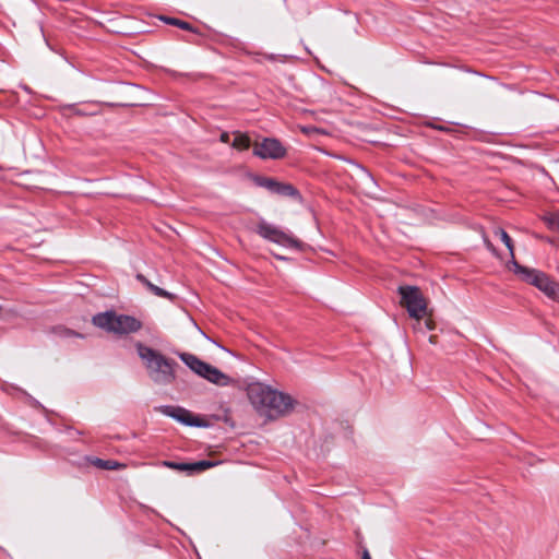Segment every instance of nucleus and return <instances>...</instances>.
Returning <instances> with one entry per match:
<instances>
[{
    "label": "nucleus",
    "mask_w": 559,
    "mask_h": 559,
    "mask_svg": "<svg viewBox=\"0 0 559 559\" xmlns=\"http://www.w3.org/2000/svg\"><path fill=\"white\" fill-rule=\"evenodd\" d=\"M247 394L252 406L270 419H276L290 414L297 404V401L289 394L277 391L261 382L249 384Z\"/></svg>",
    "instance_id": "nucleus-1"
},
{
    "label": "nucleus",
    "mask_w": 559,
    "mask_h": 559,
    "mask_svg": "<svg viewBox=\"0 0 559 559\" xmlns=\"http://www.w3.org/2000/svg\"><path fill=\"white\" fill-rule=\"evenodd\" d=\"M136 353L143 361L150 379L159 385H167L175 380L177 362L140 342L135 344Z\"/></svg>",
    "instance_id": "nucleus-2"
},
{
    "label": "nucleus",
    "mask_w": 559,
    "mask_h": 559,
    "mask_svg": "<svg viewBox=\"0 0 559 559\" xmlns=\"http://www.w3.org/2000/svg\"><path fill=\"white\" fill-rule=\"evenodd\" d=\"M93 323L110 333L127 335L135 333L142 328V322L127 314H118L114 311L98 313L93 317Z\"/></svg>",
    "instance_id": "nucleus-3"
},
{
    "label": "nucleus",
    "mask_w": 559,
    "mask_h": 559,
    "mask_svg": "<svg viewBox=\"0 0 559 559\" xmlns=\"http://www.w3.org/2000/svg\"><path fill=\"white\" fill-rule=\"evenodd\" d=\"M399 294L401 295V305L406 308L409 317L418 321V325H421V319L430 314L427 310V301L419 288L416 286H400Z\"/></svg>",
    "instance_id": "nucleus-4"
},
{
    "label": "nucleus",
    "mask_w": 559,
    "mask_h": 559,
    "mask_svg": "<svg viewBox=\"0 0 559 559\" xmlns=\"http://www.w3.org/2000/svg\"><path fill=\"white\" fill-rule=\"evenodd\" d=\"M526 283L535 286L549 299L559 302V283L551 278L547 273L536 269L526 267Z\"/></svg>",
    "instance_id": "nucleus-5"
},
{
    "label": "nucleus",
    "mask_w": 559,
    "mask_h": 559,
    "mask_svg": "<svg viewBox=\"0 0 559 559\" xmlns=\"http://www.w3.org/2000/svg\"><path fill=\"white\" fill-rule=\"evenodd\" d=\"M255 231L264 239L282 245L284 247L299 248L300 241L290 234L271 225L264 221L257 225Z\"/></svg>",
    "instance_id": "nucleus-6"
},
{
    "label": "nucleus",
    "mask_w": 559,
    "mask_h": 559,
    "mask_svg": "<svg viewBox=\"0 0 559 559\" xmlns=\"http://www.w3.org/2000/svg\"><path fill=\"white\" fill-rule=\"evenodd\" d=\"M253 154L262 159H280L286 155V148L275 138H265L255 143Z\"/></svg>",
    "instance_id": "nucleus-7"
},
{
    "label": "nucleus",
    "mask_w": 559,
    "mask_h": 559,
    "mask_svg": "<svg viewBox=\"0 0 559 559\" xmlns=\"http://www.w3.org/2000/svg\"><path fill=\"white\" fill-rule=\"evenodd\" d=\"M254 182L258 186L263 187V188L267 189L269 191L280 194V195L292 197V198L300 197L298 190L294 186H292L289 183L278 182L272 178L259 176V177L254 178Z\"/></svg>",
    "instance_id": "nucleus-8"
},
{
    "label": "nucleus",
    "mask_w": 559,
    "mask_h": 559,
    "mask_svg": "<svg viewBox=\"0 0 559 559\" xmlns=\"http://www.w3.org/2000/svg\"><path fill=\"white\" fill-rule=\"evenodd\" d=\"M162 414L176 419L177 421L187 425L200 427L201 424L193 417L191 412L180 406L164 405L157 408Z\"/></svg>",
    "instance_id": "nucleus-9"
},
{
    "label": "nucleus",
    "mask_w": 559,
    "mask_h": 559,
    "mask_svg": "<svg viewBox=\"0 0 559 559\" xmlns=\"http://www.w3.org/2000/svg\"><path fill=\"white\" fill-rule=\"evenodd\" d=\"M202 378L206 379L211 383H214L216 385L226 386L230 383V378L223 373L219 369L216 367L207 364L205 369L203 370Z\"/></svg>",
    "instance_id": "nucleus-10"
},
{
    "label": "nucleus",
    "mask_w": 559,
    "mask_h": 559,
    "mask_svg": "<svg viewBox=\"0 0 559 559\" xmlns=\"http://www.w3.org/2000/svg\"><path fill=\"white\" fill-rule=\"evenodd\" d=\"M495 234L496 236H498L500 238V240L506 245V247L509 249L510 251V254L512 258H514L513 255V245H512V239L511 237L507 234L506 230H503L502 228H496L495 229ZM508 267L510 270H514L515 273H519V274H524V267L520 264L516 263V261L514 259H512V261L510 262V264H508Z\"/></svg>",
    "instance_id": "nucleus-11"
},
{
    "label": "nucleus",
    "mask_w": 559,
    "mask_h": 559,
    "mask_svg": "<svg viewBox=\"0 0 559 559\" xmlns=\"http://www.w3.org/2000/svg\"><path fill=\"white\" fill-rule=\"evenodd\" d=\"M136 280L142 283L153 295L162 298H167L169 300H175L176 295L154 285L152 282H150L143 274L139 273L136 274Z\"/></svg>",
    "instance_id": "nucleus-12"
},
{
    "label": "nucleus",
    "mask_w": 559,
    "mask_h": 559,
    "mask_svg": "<svg viewBox=\"0 0 559 559\" xmlns=\"http://www.w3.org/2000/svg\"><path fill=\"white\" fill-rule=\"evenodd\" d=\"M179 357L192 371H194L200 377L207 365V362L202 361L192 354L182 353L179 355Z\"/></svg>",
    "instance_id": "nucleus-13"
},
{
    "label": "nucleus",
    "mask_w": 559,
    "mask_h": 559,
    "mask_svg": "<svg viewBox=\"0 0 559 559\" xmlns=\"http://www.w3.org/2000/svg\"><path fill=\"white\" fill-rule=\"evenodd\" d=\"M91 463L100 468V469H107V471H114V469H119V468H122L124 467L123 464L117 462V461H112V460H102V459H98V457H95V459H92L91 460Z\"/></svg>",
    "instance_id": "nucleus-14"
},
{
    "label": "nucleus",
    "mask_w": 559,
    "mask_h": 559,
    "mask_svg": "<svg viewBox=\"0 0 559 559\" xmlns=\"http://www.w3.org/2000/svg\"><path fill=\"white\" fill-rule=\"evenodd\" d=\"M159 20L165 22L166 24L174 25L181 29H186V31L195 33V28L190 23H188L186 21H182V20H179L176 17L166 16V15L159 16Z\"/></svg>",
    "instance_id": "nucleus-15"
},
{
    "label": "nucleus",
    "mask_w": 559,
    "mask_h": 559,
    "mask_svg": "<svg viewBox=\"0 0 559 559\" xmlns=\"http://www.w3.org/2000/svg\"><path fill=\"white\" fill-rule=\"evenodd\" d=\"M251 142L250 138L247 134H242L240 132L235 133L234 141L231 143V146L238 150H247L249 148Z\"/></svg>",
    "instance_id": "nucleus-16"
},
{
    "label": "nucleus",
    "mask_w": 559,
    "mask_h": 559,
    "mask_svg": "<svg viewBox=\"0 0 559 559\" xmlns=\"http://www.w3.org/2000/svg\"><path fill=\"white\" fill-rule=\"evenodd\" d=\"M217 463L209 460H202L199 462L191 463V474L204 472L211 467H214Z\"/></svg>",
    "instance_id": "nucleus-17"
},
{
    "label": "nucleus",
    "mask_w": 559,
    "mask_h": 559,
    "mask_svg": "<svg viewBox=\"0 0 559 559\" xmlns=\"http://www.w3.org/2000/svg\"><path fill=\"white\" fill-rule=\"evenodd\" d=\"M162 465L175 471L187 472L191 474V463H178L173 461H163Z\"/></svg>",
    "instance_id": "nucleus-18"
},
{
    "label": "nucleus",
    "mask_w": 559,
    "mask_h": 559,
    "mask_svg": "<svg viewBox=\"0 0 559 559\" xmlns=\"http://www.w3.org/2000/svg\"><path fill=\"white\" fill-rule=\"evenodd\" d=\"M545 222L549 228L559 230V212L549 213L545 216Z\"/></svg>",
    "instance_id": "nucleus-19"
},
{
    "label": "nucleus",
    "mask_w": 559,
    "mask_h": 559,
    "mask_svg": "<svg viewBox=\"0 0 559 559\" xmlns=\"http://www.w3.org/2000/svg\"><path fill=\"white\" fill-rule=\"evenodd\" d=\"M435 329V322L427 318L425 321L421 320V325H418V321H416V324L414 325V330L418 332L425 333L426 331H431Z\"/></svg>",
    "instance_id": "nucleus-20"
},
{
    "label": "nucleus",
    "mask_w": 559,
    "mask_h": 559,
    "mask_svg": "<svg viewBox=\"0 0 559 559\" xmlns=\"http://www.w3.org/2000/svg\"><path fill=\"white\" fill-rule=\"evenodd\" d=\"M56 332L61 336V337H71V336H76V337H83L82 334L78 333V332H74L72 330H69L67 328H58L56 330Z\"/></svg>",
    "instance_id": "nucleus-21"
},
{
    "label": "nucleus",
    "mask_w": 559,
    "mask_h": 559,
    "mask_svg": "<svg viewBox=\"0 0 559 559\" xmlns=\"http://www.w3.org/2000/svg\"><path fill=\"white\" fill-rule=\"evenodd\" d=\"M301 131L306 134L319 133V129L316 127H302Z\"/></svg>",
    "instance_id": "nucleus-22"
},
{
    "label": "nucleus",
    "mask_w": 559,
    "mask_h": 559,
    "mask_svg": "<svg viewBox=\"0 0 559 559\" xmlns=\"http://www.w3.org/2000/svg\"><path fill=\"white\" fill-rule=\"evenodd\" d=\"M221 141H222L223 143H228V142H229V134H228L227 132H223V133L221 134Z\"/></svg>",
    "instance_id": "nucleus-23"
},
{
    "label": "nucleus",
    "mask_w": 559,
    "mask_h": 559,
    "mask_svg": "<svg viewBox=\"0 0 559 559\" xmlns=\"http://www.w3.org/2000/svg\"><path fill=\"white\" fill-rule=\"evenodd\" d=\"M361 559H371V556H370V554H369L368 549H366V548H365V549L362 550Z\"/></svg>",
    "instance_id": "nucleus-24"
},
{
    "label": "nucleus",
    "mask_w": 559,
    "mask_h": 559,
    "mask_svg": "<svg viewBox=\"0 0 559 559\" xmlns=\"http://www.w3.org/2000/svg\"><path fill=\"white\" fill-rule=\"evenodd\" d=\"M485 243H486V246H487V248H488V249H490V250L495 251V249H493V247H492V245L490 243V241H489V240L485 239Z\"/></svg>",
    "instance_id": "nucleus-25"
},
{
    "label": "nucleus",
    "mask_w": 559,
    "mask_h": 559,
    "mask_svg": "<svg viewBox=\"0 0 559 559\" xmlns=\"http://www.w3.org/2000/svg\"><path fill=\"white\" fill-rule=\"evenodd\" d=\"M429 342H430V343H432V344H435V343H436V336H435V335H431V336L429 337Z\"/></svg>",
    "instance_id": "nucleus-26"
}]
</instances>
